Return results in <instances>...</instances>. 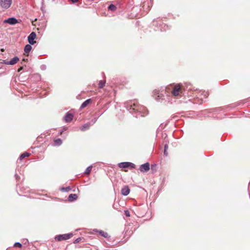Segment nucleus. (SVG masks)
I'll return each instance as SVG.
<instances>
[{"instance_id": "nucleus-32", "label": "nucleus", "mask_w": 250, "mask_h": 250, "mask_svg": "<svg viewBox=\"0 0 250 250\" xmlns=\"http://www.w3.org/2000/svg\"><path fill=\"white\" fill-rule=\"evenodd\" d=\"M42 69H43V68H44V66H42Z\"/></svg>"}, {"instance_id": "nucleus-25", "label": "nucleus", "mask_w": 250, "mask_h": 250, "mask_svg": "<svg viewBox=\"0 0 250 250\" xmlns=\"http://www.w3.org/2000/svg\"><path fill=\"white\" fill-rule=\"evenodd\" d=\"M167 148H168V145L165 144V146H164V155L165 156H167V155H168V153L167 152Z\"/></svg>"}, {"instance_id": "nucleus-7", "label": "nucleus", "mask_w": 250, "mask_h": 250, "mask_svg": "<svg viewBox=\"0 0 250 250\" xmlns=\"http://www.w3.org/2000/svg\"><path fill=\"white\" fill-rule=\"evenodd\" d=\"M36 37V34L34 32H31L30 35L28 37V41L29 44L33 45L36 43V42L34 41Z\"/></svg>"}, {"instance_id": "nucleus-23", "label": "nucleus", "mask_w": 250, "mask_h": 250, "mask_svg": "<svg viewBox=\"0 0 250 250\" xmlns=\"http://www.w3.org/2000/svg\"><path fill=\"white\" fill-rule=\"evenodd\" d=\"M92 168V166H91L87 167L85 171H84V173L85 174H89L91 171Z\"/></svg>"}, {"instance_id": "nucleus-28", "label": "nucleus", "mask_w": 250, "mask_h": 250, "mask_svg": "<svg viewBox=\"0 0 250 250\" xmlns=\"http://www.w3.org/2000/svg\"><path fill=\"white\" fill-rule=\"evenodd\" d=\"M81 240V238L80 237L76 239L75 241H74V243H79Z\"/></svg>"}, {"instance_id": "nucleus-5", "label": "nucleus", "mask_w": 250, "mask_h": 250, "mask_svg": "<svg viewBox=\"0 0 250 250\" xmlns=\"http://www.w3.org/2000/svg\"><path fill=\"white\" fill-rule=\"evenodd\" d=\"M119 167L122 168H125L128 167H130L131 168H135V164L130 163V162H122L119 163L118 164Z\"/></svg>"}, {"instance_id": "nucleus-9", "label": "nucleus", "mask_w": 250, "mask_h": 250, "mask_svg": "<svg viewBox=\"0 0 250 250\" xmlns=\"http://www.w3.org/2000/svg\"><path fill=\"white\" fill-rule=\"evenodd\" d=\"M4 23H7L11 25H14L18 22V20L15 18H9L4 21Z\"/></svg>"}, {"instance_id": "nucleus-13", "label": "nucleus", "mask_w": 250, "mask_h": 250, "mask_svg": "<svg viewBox=\"0 0 250 250\" xmlns=\"http://www.w3.org/2000/svg\"><path fill=\"white\" fill-rule=\"evenodd\" d=\"M91 125V124L90 123H87L84 125H83V126L81 127V130L83 131H84L87 129H88L90 127V126Z\"/></svg>"}, {"instance_id": "nucleus-8", "label": "nucleus", "mask_w": 250, "mask_h": 250, "mask_svg": "<svg viewBox=\"0 0 250 250\" xmlns=\"http://www.w3.org/2000/svg\"><path fill=\"white\" fill-rule=\"evenodd\" d=\"M150 169V165L148 163H146L141 165L139 167L140 171L145 172L148 171Z\"/></svg>"}, {"instance_id": "nucleus-29", "label": "nucleus", "mask_w": 250, "mask_h": 250, "mask_svg": "<svg viewBox=\"0 0 250 250\" xmlns=\"http://www.w3.org/2000/svg\"><path fill=\"white\" fill-rule=\"evenodd\" d=\"M73 3L77 2L78 0H70Z\"/></svg>"}, {"instance_id": "nucleus-17", "label": "nucleus", "mask_w": 250, "mask_h": 250, "mask_svg": "<svg viewBox=\"0 0 250 250\" xmlns=\"http://www.w3.org/2000/svg\"><path fill=\"white\" fill-rule=\"evenodd\" d=\"M30 155V153L28 152H24L21 155V156L19 157L20 160H22L23 159H24L25 157H28Z\"/></svg>"}, {"instance_id": "nucleus-27", "label": "nucleus", "mask_w": 250, "mask_h": 250, "mask_svg": "<svg viewBox=\"0 0 250 250\" xmlns=\"http://www.w3.org/2000/svg\"><path fill=\"white\" fill-rule=\"evenodd\" d=\"M125 214L126 217H129L130 216V213L129 211L128 210H125Z\"/></svg>"}, {"instance_id": "nucleus-18", "label": "nucleus", "mask_w": 250, "mask_h": 250, "mask_svg": "<svg viewBox=\"0 0 250 250\" xmlns=\"http://www.w3.org/2000/svg\"><path fill=\"white\" fill-rule=\"evenodd\" d=\"M200 92L201 93V95L203 96V97H201V99L202 101L203 100V98L206 99L208 96V93L207 91H201Z\"/></svg>"}, {"instance_id": "nucleus-11", "label": "nucleus", "mask_w": 250, "mask_h": 250, "mask_svg": "<svg viewBox=\"0 0 250 250\" xmlns=\"http://www.w3.org/2000/svg\"><path fill=\"white\" fill-rule=\"evenodd\" d=\"M130 192V189L127 186L124 187L121 190L122 194L124 196H127Z\"/></svg>"}, {"instance_id": "nucleus-21", "label": "nucleus", "mask_w": 250, "mask_h": 250, "mask_svg": "<svg viewBox=\"0 0 250 250\" xmlns=\"http://www.w3.org/2000/svg\"><path fill=\"white\" fill-rule=\"evenodd\" d=\"M105 82L104 81H100L99 83V87L100 88H102L105 84Z\"/></svg>"}, {"instance_id": "nucleus-34", "label": "nucleus", "mask_w": 250, "mask_h": 250, "mask_svg": "<svg viewBox=\"0 0 250 250\" xmlns=\"http://www.w3.org/2000/svg\"><path fill=\"white\" fill-rule=\"evenodd\" d=\"M249 188H250V185H249Z\"/></svg>"}, {"instance_id": "nucleus-6", "label": "nucleus", "mask_w": 250, "mask_h": 250, "mask_svg": "<svg viewBox=\"0 0 250 250\" xmlns=\"http://www.w3.org/2000/svg\"><path fill=\"white\" fill-rule=\"evenodd\" d=\"M154 96L155 99L157 101H160L161 99H163L164 97V95L159 90L155 89L153 91Z\"/></svg>"}, {"instance_id": "nucleus-2", "label": "nucleus", "mask_w": 250, "mask_h": 250, "mask_svg": "<svg viewBox=\"0 0 250 250\" xmlns=\"http://www.w3.org/2000/svg\"><path fill=\"white\" fill-rule=\"evenodd\" d=\"M172 88L171 93L175 97L180 95L183 92V90L180 84H177Z\"/></svg>"}, {"instance_id": "nucleus-1", "label": "nucleus", "mask_w": 250, "mask_h": 250, "mask_svg": "<svg viewBox=\"0 0 250 250\" xmlns=\"http://www.w3.org/2000/svg\"><path fill=\"white\" fill-rule=\"evenodd\" d=\"M126 108L130 113L132 114L137 113L135 115L136 117L140 116H145L148 114V111L147 109L140 104H139L137 102L134 101L133 103L131 102L129 104L126 105Z\"/></svg>"}, {"instance_id": "nucleus-14", "label": "nucleus", "mask_w": 250, "mask_h": 250, "mask_svg": "<svg viewBox=\"0 0 250 250\" xmlns=\"http://www.w3.org/2000/svg\"><path fill=\"white\" fill-rule=\"evenodd\" d=\"M78 197V196L76 194H70L68 197V200L69 202H72L76 199H77Z\"/></svg>"}, {"instance_id": "nucleus-10", "label": "nucleus", "mask_w": 250, "mask_h": 250, "mask_svg": "<svg viewBox=\"0 0 250 250\" xmlns=\"http://www.w3.org/2000/svg\"><path fill=\"white\" fill-rule=\"evenodd\" d=\"M73 118V115L69 112H67L64 117V120L67 123L70 122Z\"/></svg>"}, {"instance_id": "nucleus-20", "label": "nucleus", "mask_w": 250, "mask_h": 250, "mask_svg": "<svg viewBox=\"0 0 250 250\" xmlns=\"http://www.w3.org/2000/svg\"><path fill=\"white\" fill-rule=\"evenodd\" d=\"M99 233L100 235H101L102 236L105 237V238H107L108 237V234L107 232H105L104 231H102V230H100L99 231Z\"/></svg>"}, {"instance_id": "nucleus-16", "label": "nucleus", "mask_w": 250, "mask_h": 250, "mask_svg": "<svg viewBox=\"0 0 250 250\" xmlns=\"http://www.w3.org/2000/svg\"><path fill=\"white\" fill-rule=\"evenodd\" d=\"M91 102V99H87L86 101H85L81 105V108H83L85 107L89 103Z\"/></svg>"}, {"instance_id": "nucleus-31", "label": "nucleus", "mask_w": 250, "mask_h": 250, "mask_svg": "<svg viewBox=\"0 0 250 250\" xmlns=\"http://www.w3.org/2000/svg\"><path fill=\"white\" fill-rule=\"evenodd\" d=\"M42 69H43V68H44V66H42Z\"/></svg>"}, {"instance_id": "nucleus-12", "label": "nucleus", "mask_w": 250, "mask_h": 250, "mask_svg": "<svg viewBox=\"0 0 250 250\" xmlns=\"http://www.w3.org/2000/svg\"><path fill=\"white\" fill-rule=\"evenodd\" d=\"M19 60V59L18 57H15L14 58H12L10 61L7 62L5 63L7 64H10V65H14L16 64Z\"/></svg>"}, {"instance_id": "nucleus-30", "label": "nucleus", "mask_w": 250, "mask_h": 250, "mask_svg": "<svg viewBox=\"0 0 250 250\" xmlns=\"http://www.w3.org/2000/svg\"><path fill=\"white\" fill-rule=\"evenodd\" d=\"M15 177H16V179H18V178H19V176L17 174H16Z\"/></svg>"}, {"instance_id": "nucleus-4", "label": "nucleus", "mask_w": 250, "mask_h": 250, "mask_svg": "<svg viewBox=\"0 0 250 250\" xmlns=\"http://www.w3.org/2000/svg\"><path fill=\"white\" fill-rule=\"evenodd\" d=\"M72 235H73V234L71 233H68V234H62V235H57L55 237V239L57 241H61L62 240H67V239L70 238L72 236Z\"/></svg>"}, {"instance_id": "nucleus-33", "label": "nucleus", "mask_w": 250, "mask_h": 250, "mask_svg": "<svg viewBox=\"0 0 250 250\" xmlns=\"http://www.w3.org/2000/svg\"><path fill=\"white\" fill-rule=\"evenodd\" d=\"M22 68H21L19 70V71H20V70Z\"/></svg>"}, {"instance_id": "nucleus-26", "label": "nucleus", "mask_w": 250, "mask_h": 250, "mask_svg": "<svg viewBox=\"0 0 250 250\" xmlns=\"http://www.w3.org/2000/svg\"><path fill=\"white\" fill-rule=\"evenodd\" d=\"M21 246L22 245L20 243L16 242L14 244V247H15L21 248Z\"/></svg>"}, {"instance_id": "nucleus-3", "label": "nucleus", "mask_w": 250, "mask_h": 250, "mask_svg": "<svg viewBox=\"0 0 250 250\" xmlns=\"http://www.w3.org/2000/svg\"><path fill=\"white\" fill-rule=\"evenodd\" d=\"M12 0H0V6L3 9H8L11 5Z\"/></svg>"}, {"instance_id": "nucleus-22", "label": "nucleus", "mask_w": 250, "mask_h": 250, "mask_svg": "<svg viewBox=\"0 0 250 250\" xmlns=\"http://www.w3.org/2000/svg\"><path fill=\"white\" fill-rule=\"evenodd\" d=\"M55 144L56 146H60L62 143V141L61 139H57L54 141Z\"/></svg>"}, {"instance_id": "nucleus-15", "label": "nucleus", "mask_w": 250, "mask_h": 250, "mask_svg": "<svg viewBox=\"0 0 250 250\" xmlns=\"http://www.w3.org/2000/svg\"><path fill=\"white\" fill-rule=\"evenodd\" d=\"M31 44H26L24 48V51L26 53H29L32 49Z\"/></svg>"}, {"instance_id": "nucleus-19", "label": "nucleus", "mask_w": 250, "mask_h": 250, "mask_svg": "<svg viewBox=\"0 0 250 250\" xmlns=\"http://www.w3.org/2000/svg\"><path fill=\"white\" fill-rule=\"evenodd\" d=\"M108 8L109 10H110L111 11H114L116 9V7L115 5L111 4L109 5Z\"/></svg>"}, {"instance_id": "nucleus-24", "label": "nucleus", "mask_w": 250, "mask_h": 250, "mask_svg": "<svg viewBox=\"0 0 250 250\" xmlns=\"http://www.w3.org/2000/svg\"><path fill=\"white\" fill-rule=\"evenodd\" d=\"M71 189V188L70 187H67L66 188H62L61 189V191H62L63 192H68V191H70Z\"/></svg>"}]
</instances>
